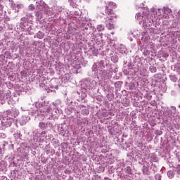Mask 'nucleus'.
Wrapping results in <instances>:
<instances>
[{
  "label": "nucleus",
  "instance_id": "nucleus-1",
  "mask_svg": "<svg viewBox=\"0 0 180 180\" xmlns=\"http://www.w3.org/2000/svg\"><path fill=\"white\" fill-rule=\"evenodd\" d=\"M143 15H141V13H138L136 14V19L137 20H139L140 22H143V25L145 26H151V23L154 22V19L150 18V15H148V13H150V11L147 10V8H143L142 11Z\"/></svg>",
  "mask_w": 180,
  "mask_h": 180
},
{
  "label": "nucleus",
  "instance_id": "nucleus-2",
  "mask_svg": "<svg viewBox=\"0 0 180 180\" xmlns=\"http://www.w3.org/2000/svg\"><path fill=\"white\" fill-rule=\"evenodd\" d=\"M36 108H44V110H40L39 115H41V116H44V117H47L48 113H50V110H51V108H50L49 105H46L45 101L41 102V103H37Z\"/></svg>",
  "mask_w": 180,
  "mask_h": 180
},
{
  "label": "nucleus",
  "instance_id": "nucleus-3",
  "mask_svg": "<svg viewBox=\"0 0 180 180\" xmlns=\"http://www.w3.org/2000/svg\"><path fill=\"white\" fill-rule=\"evenodd\" d=\"M38 126L41 130H51V129H54L56 124L53 121H47L46 122L41 121L39 122Z\"/></svg>",
  "mask_w": 180,
  "mask_h": 180
},
{
  "label": "nucleus",
  "instance_id": "nucleus-4",
  "mask_svg": "<svg viewBox=\"0 0 180 180\" xmlns=\"http://www.w3.org/2000/svg\"><path fill=\"white\" fill-rule=\"evenodd\" d=\"M101 13L102 15H104V16H107L108 18L110 19H115V18H117V15L113 12V10H112L108 6H104L102 8Z\"/></svg>",
  "mask_w": 180,
  "mask_h": 180
},
{
  "label": "nucleus",
  "instance_id": "nucleus-5",
  "mask_svg": "<svg viewBox=\"0 0 180 180\" xmlns=\"http://www.w3.org/2000/svg\"><path fill=\"white\" fill-rule=\"evenodd\" d=\"M15 122L16 120L10 118V117H8V115L4 114L1 121V124L4 126V127H11L12 126V123H15Z\"/></svg>",
  "mask_w": 180,
  "mask_h": 180
},
{
  "label": "nucleus",
  "instance_id": "nucleus-6",
  "mask_svg": "<svg viewBox=\"0 0 180 180\" xmlns=\"http://www.w3.org/2000/svg\"><path fill=\"white\" fill-rule=\"evenodd\" d=\"M148 158H144L141 159V161H139V164H141V165H143L145 167L143 169V172L144 175L148 174V169L147 167H150L153 162L151 161L148 160Z\"/></svg>",
  "mask_w": 180,
  "mask_h": 180
},
{
  "label": "nucleus",
  "instance_id": "nucleus-7",
  "mask_svg": "<svg viewBox=\"0 0 180 180\" xmlns=\"http://www.w3.org/2000/svg\"><path fill=\"white\" fill-rule=\"evenodd\" d=\"M4 115L11 119H15L19 115V111L16 108H11V110H8Z\"/></svg>",
  "mask_w": 180,
  "mask_h": 180
},
{
  "label": "nucleus",
  "instance_id": "nucleus-8",
  "mask_svg": "<svg viewBox=\"0 0 180 180\" xmlns=\"http://www.w3.org/2000/svg\"><path fill=\"white\" fill-rule=\"evenodd\" d=\"M113 18H108L105 20V26L109 30H112L115 29V24H113Z\"/></svg>",
  "mask_w": 180,
  "mask_h": 180
},
{
  "label": "nucleus",
  "instance_id": "nucleus-9",
  "mask_svg": "<svg viewBox=\"0 0 180 180\" xmlns=\"http://www.w3.org/2000/svg\"><path fill=\"white\" fill-rule=\"evenodd\" d=\"M169 113H170L171 116L174 117L176 113V108L172 106L171 108L169 110Z\"/></svg>",
  "mask_w": 180,
  "mask_h": 180
},
{
  "label": "nucleus",
  "instance_id": "nucleus-10",
  "mask_svg": "<svg viewBox=\"0 0 180 180\" xmlns=\"http://www.w3.org/2000/svg\"><path fill=\"white\" fill-rule=\"evenodd\" d=\"M6 144H8V143H6V141H4L2 144L3 148H0V158L4 157V154L5 153L4 148L5 147V146H6Z\"/></svg>",
  "mask_w": 180,
  "mask_h": 180
},
{
  "label": "nucleus",
  "instance_id": "nucleus-11",
  "mask_svg": "<svg viewBox=\"0 0 180 180\" xmlns=\"http://www.w3.org/2000/svg\"><path fill=\"white\" fill-rule=\"evenodd\" d=\"M163 13L168 15V13H171L172 10L169 8L168 6H164L162 8Z\"/></svg>",
  "mask_w": 180,
  "mask_h": 180
},
{
  "label": "nucleus",
  "instance_id": "nucleus-12",
  "mask_svg": "<svg viewBox=\"0 0 180 180\" xmlns=\"http://www.w3.org/2000/svg\"><path fill=\"white\" fill-rule=\"evenodd\" d=\"M34 39H36V37H37V39H43L44 37V33L42 32L41 31H39L36 35L34 36Z\"/></svg>",
  "mask_w": 180,
  "mask_h": 180
},
{
  "label": "nucleus",
  "instance_id": "nucleus-13",
  "mask_svg": "<svg viewBox=\"0 0 180 180\" xmlns=\"http://www.w3.org/2000/svg\"><path fill=\"white\" fill-rule=\"evenodd\" d=\"M25 19H26V18H22L21 19V20H22V22H21L20 23V27H21V29H25V28H26V26L28 25L27 22H25Z\"/></svg>",
  "mask_w": 180,
  "mask_h": 180
},
{
  "label": "nucleus",
  "instance_id": "nucleus-14",
  "mask_svg": "<svg viewBox=\"0 0 180 180\" xmlns=\"http://www.w3.org/2000/svg\"><path fill=\"white\" fill-rule=\"evenodd\" d=\"M136 61L130 62L127 64L128 70H134L136 65Z\"/></svg>",
  "mask_w": 180,
  "mask_h": 180
},
{
  "label": "nucleus",
  "instance_id": "nucleus-15",
  "mask_svg": "<svg viewBox=\"0 0 180 180\" xmlns=\"http://www.w3.org/2000/svg\"><path fill=\"white\" fill-rule=\"evenodd\" d=\"M169 78L172 82H176V81H178V77H176L175 75H170Z\"/></svg>",
  "mask_w": 180,
  "mask_h": 180
},
{
  "label": "nucleus",
  "instance_id": "nucleus-16",
  "mask_svg": "<svg viewBox=\"0 0 180 180\" xmlns=\"http://www.w3.org/2000/svg\"><path fill=\"white\" fill-rule=\"evenodd\" d=\"M167 176L170 179H172V178H174V176H175V173H174V172L172 170L168 171L167 172Z\"/></svg>",
  "mask_w": 180,
  "mask_h": 180
},
{
  "label": "nucleus",
  "instance_id": "nucleus-17",
  "mask_svg": "<svg viewBox=\"0 0 180 180\" xmlns=\"http://www.w3.org/2000/svg\"><path fill=\"white\" fill-rule=\"evenodd\" d=\"M98 65L101 70H104L105 65H108V64L105 63V60H101Z\"/></svg>",
  "mask_w": 180,
  "mask_h": 180
},
{
  "label": "nucleus",
  "instance_id": "nucleus-18",
  "mask_svg": "<svg viewBox=\"0 0 180 180\" xmlns=\"http://www.w3.org/2000/svg\"><path fill=\"white\" fill-rule=\"evenodd\" d=\"M149 70L152 73H155V72H157V68L154 65H150L149 67Z\"/></svg>",
  "mask_w": 180,
  "mask_h": 180
},
{
  "label": "nucleus",
  "instance_id": "nucleus-19",
  "mask_svg": "<svg viewBox=\"0 0 180 180\" xmlns=\"http://www.w3.org/2000/svg\"><path fill=\"white\" fill-rule=\"evenodd\" d=\"M22 8H23V4H17L15 6V11H17V12H19L20 9H22Z\"/></svg>",
  "mask_w": 180,
  "mask_h": 180
},
{
  "label": "nucleus",
  "instance_id": "nucleus-20",
  "mask_svg": "<svg viewBox=\"0 0 180 180\" xmlns=\"http://www.w3.org/2000/svg\"><path fill=\"white\" fill-rule=\"evenodd\" d=\"M97 30L98 32H103V30H105V26H103V25H98L97 26Z\"/></svg>",
  "mask_w": 180,
  "mask_h": 180
},
{
  "label": "nucleus",
  "instance_id": "nucleus-21",
  "mask_svg": "<svg viewBox=\"0 0 180 180\" xmlns=\"http://www.w3.org/2000/svg\"><path fill=\"white\" fill-rule=\"evenodd\" d=\"M68 3L71 6H75L77 5V0H68Z\"/></svg>",
  "mask_w": 180,
  "mask_h": 180
},
{
  "label": "nucleus",
  "instance_id": "nucleus-22",
  "mask_svg": "<svg viewBox=\"0 0 180 180\" xmlns=\"http://www.w3.org/2000/svg\"><path fill=\"white\" fill-rule=\"evenodd\" d=\"M86 88L87 89H92V84L91 83V81L87 80L86 81Z\"/></svg>",
  "mask_w": 180,
  "mask_h": 180
},
{
  "label": "nucleus",
  "instance_id": "nucleus-23",
  "mask_svg": "<svg viewBox=\"0 0 180 180\" xmlns=\"http://www.w3.org/2000/svg\"><path fill=\"white\" fill-rule=\"evenodd\" d=\"M82 115H84L85 116L89 115V110L88 109H83L82 110Z\"/></svg>",
  "mask_w": 180,
  "mask_h": 180
},
{
  "label": "nucleus",
  "instance_id": "nucleus-24",
  "mask_svg": "<svg viewBox=\"0 0 180 180\" xmlns=\"http://www.w3.org/2000/svg\"><path fill=\"white\" fill-rule=\"evenodd\" d=\"M4 56H5L6 58H11V57H12L10 51L4 52Z\"/></svg>",
  "mask_w": 180,
  "mask_h": 180
},
{
  "label": "nucleus",
  "instance_id": "nucleus-25",
  "mask_svg": "<svg viewBox=\"0 0 180 180\" xmlns=\"http://www.w3.org/2000/svg\"><path fill=\"white\" fill-rule=\"evenodd\" d=\"M100 74H101V75L103 77V78H106V75H108V72L106 70H103L101 71Z\"/></svg>",
  "mask_w": 180,
  "mask_h": 180
},
{
  "label": "nucleus",
  "instance_id": "nucleus-26",
  "mask_svg": "<svg viewBox=\"0 0 180 180\" xmlns=\"http://www.w3.org/2000/svg\"><path fill=\"white\" fill-rule=\"evenodd\" d=\"M37 4H39V6H44V5H46V4L44 3V1H43V0L37 1Z\"/></svg>",
  "mask_w": 180,
  "mask_h": 180
},
{
  "label": "nucleus",
  "instance_id": "nucleus-27",
  "mask_svg": "<svg viewBox=\"0 0 180 180\" xmlns=\"http://www.w3.org/2000/svg\"><path fill=\"white\" fill-rule=\"evenodd\" d=\"M126 173L129 174H131V169L130 168V167H127L126 168Z\"/></svg>",
  "mask_w": 180,
  "mask_h": 180
},
{
  "label": "nucleus",
  "instance_id": "nucleus-28",
  "mask_svg": "<svg viewBox=\"0 0 180 180\" xmlns=\"http://www.w3.org/2000/svg\"><path fill=\"white\" fill-rule=\"evenodd\" d=\"M28 9H29V11H34V9H35L34 5L30 4L28 7Z\"/></svg>",
  "mask_w": 180,
  "mask_h": 180
},
{
  "label": "nucleus",
  "instance_id": "nucleus-29",
  "mask_svg": "<svg viewBox=\"0 0 180 180\" xmlns=\"http://www.w3.org/2000/svg\"><path fill=\"white\" fill-rule=\"evenodd\" d=\"M155 134H156L157 136H161V134H162V131H161V130H157Z\"/></svg>",
  "mask_w": 180,
  "mask_h": 180
},
{
  "label": "nucleus",
  "instance_id": "nucleus-30",
  "mask_svg": "<svg viewBox=\"0 0 180 180\" xmlns=\"http://www.w3.org/2000/svg\"><path fill=\"white\" fill-rule=\"evenodd\" d=\"M176 168L177 169L176 170L177 174H179V175H180V165H176Z\"/></svg>",
  "mask_w": 180,
  "mask_h": 180
},
{
  "label": "nucleus",
  "instance_id": "nucleus-31",
  "mask_svg": "<svg viewBox=\"0 0 180 180\" xmlns=\"http://www.w3.org/2000/svg\"><path fill=\"white\" fill-rule=\"evenodd\" d=\"M155 180H161V175L160 174H156L155 176Z\"/></svg>",
  "mask_w": 180,
  "mask_h": 180
},
{
  "label": "nucleus",
  "instance_id": "nucleus-32",
  "mask_svg": "<svg viewBox=\"0 0 180 180\" xmlns=\"http://www.w3.org/2000/svg\"><path fill=\"white\" fill-rule=\"evenodd\" d=\"M96 67H97L96 64H94L91 68L92 71H94V72L96 71Z\"/></svg>",
  "mask_w": 180,
  "mask_h": 180
},
{
  "label": "nucleus",
  "instance_id": "nucleus-33",
  "mask_svg": "<svg viewBox=\"0 0 180 180\" xmlns=\"http://www.w3.org/2000/svg\"><path fill=\"white\" fill-rule=\"evenodd\" d=\"M54 154H56V150H55L54 149H52V150H51L49 157H51V155H54Z\"/></svg>",
  "mask_w": 180,
  "mask_h": 180
},
{
  "label": "nucleus",
  "instance_id": "nucleus-34",
  "mask_svg": "<svg viewBox=\"0 0 180 180\" xmlns=\"http://www.w3.org/2000/svg\"><path fill=\"white\" fill-rule=\"evenodd\" d=\"M143 54H145V56H150V51L145 50Z\"/></svg>",
  "mask_w": 180,
  "mask_h": 180
},
{
  "label": "nucleus",
  "instance_id": "nucleus-35",
  "mask_svg": "<svg viewBox=\"0 0 180 180\" xmlns=\"http://www.w3.org/2000/svg\"><path fill=\"white\" fill-rule=\"evenodd\" d=\"M6 135L4 133H0V139H5Z\"/></svg>",
  "mask_w": 180,
  "mask_h": 180
},
{
  "label": "nucleus",
  "instance_id": "nucleus-36",
  "mask_svg": "<svg viewBox=\"0 0 180 180\" xmlns=\"http://www.w3.org/2000/svg\"><path fill=\"white\" fill-rule=\"evenodd\" d=\"M171 68H172V70L173 71H175V70H176V65H172Z\"/></svg>",
  "mask_w": 180,
  "mask_h": 180
},
{
  "label": "nucleus",
  "instance_id": "nucleus-37",
  "mask_svg": "<svg viewBox=\"0 0 180 180\" xmlns=\"http://www.w3.org/2000/svg\"><path fill=\"white\" fill-rule=\"evenodd\" d=\"M51 150H50V149L49 150H46V154H47V155H49L50 156V153H51Z\"/></svg>",
  "mask_w": 180,
  "mask_h": 180
},
{
  "label": "nucleus",
  "instance_id": "nucleus-38",
  "mask_svg": "<svg viewBox=\"0 0 180 180\" xmlns=\"http://www.w3.org/2000/svg\"><path fill=\"white\" fill-rule=\"evenodd\" d=\"M13 147H14V145L11 144L10 146H9V148L11 149V150H13Z\"/></svg>",
  "mask_w": 180,
  "mask_h": 180
},
{
  "label": "nucleus",
  "instance_id": "nucleus-39",
  "mask_svg": "<svg viewBox=\"0 0 180 180\" xmlns=\"http://www.w3.org/2000/svg\"><path fill=\"white\" fill-rule=\"evenodd\" d=\"M4 9V6L0 4V11H3Z\"/></svg>",
  "mask_w": 180,
  "mask_h": 180
},
{
  "label": "nucleus",
  "instance_id": "nucleus-40",
  "mask_svg": "<svg viewBox=\"0 0 180 180\" xmlns=\"http://www.w3.org/2000/svg\"><path fill=\"white\" fill-rule=\"evenodd\" d=\"M41 136L46 134V131H42V132L41 133Z\"/></svg>",
  "mask_w": 180,
  "mask_h": 180
},
{
  "label": "nucleus",
  "instance_id": "nucleus-41",
  "mask_svg": "<svg viewBox=\"0 0 180 180\" xmlns=\"http://www.w3.org/2000/svg\"><path fill=\"white\" fill-rule=\"evenodd\" d=\"M0 99H3L4 101H5V99H6V98H5V97H3V98H2V96H1V97H0Z\"/></svg>",
  "mask_w": 180,
  "mask_h": 180
},
{
  "label": "nucleus",
  "instance_id": "nucleus-42",
  "mask_svg": "<svg viewBox=\"0 0 180 180\" xmlns=\"http://www.w3.org/2000/svg\"><path fill=\"white\" fill-rule=\"evenodd\" d=\"M36 5H37V8H39V6H40V4H37V2H36Z\"/></svg>",
  "mask_w": 180,
  "mask_h": 180
},
{
  "label": "nucleus",
  "instance_id": "nucleus-43",
  "mask_svg": "<svg viewBox=\"0 0 180 180\" xmlns=\"http://www.w3.org/2000/svg\"><path fill=\"white\" fill-rule=\"evenodd\" d=\"M80 108H85V105H80Z\"/></svg>",
  "mask_w": 180,
  "mask_h": 180
},
{
  "label": "nucleus",
  "instance_id": "nucleus-44",
  "mask_svg": "<svg viewBox=\"0 0 180 180\" xmlns=\"http://www.w3.org/2000/svg\"><path fill=\"white\" fill-rule=\"evenodd\" d=\"M117 84H120V82H117L115 83V85H117Z\"/></svg>",
  "mask_w": 180,
  "mask_h": 180
},
{
  "label": "nucleus",
  "instance_id": "nucleus-45",
  "mask_svg": "<svg viewBox=\"0 0 180 180\" xmlns=\"http://www.w3.org/2000/svg\"><path fill=\"white\" fill-rule=\"evenodd\" d=\"M85 30H88V27H84Z\"/></svg>",
  "mask_w": 180,
  "mask_h": 180
},
{
  "label": "nucleus",
  "instance_id": "nucleus-46",
  "mask_svg": "<svg viewBox=\"0 0 180 180\" xmlns=\"http://www.w3.org/2000/svg\"><path fill=\"white\" fill-rule=\"evenodd\" d=\"M155 77H158V74H156V75H155Z\"/></svg>",
  "mask_w": 180,
  "mask_h": 180
},
{
  "label": "nucleus",
  "instance_id": "nucleus-47",
  "mask_svg": "<svg viewBox=\"0 0 180 180\" xmlns=\"http://www.w3.org/2000/svg\"><path fill=\"white\" fill-rule=\"evenodd\" d=\"M62 134H64V130L61 131Z\"/></svg>",
  "mask_w": 180,
  "mask_h": 180
},
{
  "label": "nucleus",
  "instance_id": "nucleus-48",
  "mask_svg": "<svg viewBox=\"0 0 180 180\" xmlns=\"http://www.w3.org/2000/svg\"><path fill=\"white\" fill-rule=\"evenodd\" d=\"M48 119H49V120H51V117H48Z\"/></svg>",
  "mask_w": 180,
  "mask_h": 180
},
{
  "label": "nucleus",
  "instance_id": "nucleus-49",
  "mask_svg": "<svg viewBox=\"0 0 180 180\" xmlns=\"http://www.w3.org/2000/svg\"><path fill=\"white\" fill-rule=\"evenodd\" d=\"M115 58L116 59V57L113 56V57H112V60L115 59Z\"/></svg>",
  "mask_w": 180,
  "mask_h": 180
},
{
  "label": "nucleus",
  "instance_id": "nucleus-50",
  "mask_svg": "<svg viewBox=\"0 0 180 180\" xmlns=\"http://www.w3.org/2000/svg\"><path fill=\"white\" fill-rule=\"evenodd\" d=\"M53 105H54V106H56V107L57 106V105H56V103H53Z\"/></svg>",
  "mask_w": 180,
  "mask_h": 180
},
{
  "label": "nucleus",
  "instance_id": "nucleus-51",
  "mask_svg": "<svg viewBox=\"0 0 180 180\" xmlns=\"http://www.w3.org/2000/svg\"><path fill=\"white\" fill-rule=\"evenodd\" d=\"M4 95H5V94H1V96H4Z\"/></svg>",
  "mask_w": 180,
  "mask_h": 180
},
{
  "label": "nucleus",
  "instance_id": "nucleus-52",
  "mask_svg": "<svg viewBox=\"0 0 180 180\" xmlns=\"http://www.w3.org/2000/svg\"><path fill=\"white\" fill-rule=\"evenodd\" d=\"M133 123H134V121L132 122L131 124H133Z\"/></svg>",
  "mask_w": 180,
  "mask_h": 180
},
{
  "label": "nucleus",
  "instance_id": "nucleus-53",
  "mask_svg": "<svg viewBox=\"0 0 180 180\" xmlns=\"http://www.w3.org/2000/svg\"><path fill=\"white\" fill-rule=\"evenodd\" d=\"M179 51H180V46L179 47Z\"/></svg>",
  "mask_w": 180,
  "mask_h": 180
},
{
  "label": "nucleus",
  "instance_id": "nucleus-54",
  "mask_svg": "<svg viewBox=\"0 0 180 180\" xmlns=\"http://www.w3.org/2000/svg\"><path fill=\"white\" fill-rule=\"evenodd\" d=\"M179 162H180V159H179Z\"/></svg>",
  "mask_w": 180,
  "mask_h": 180
},
{
  "label": "nucleus",
  "instance_id": "nucleus-55",
  "mask_svg": "<svg viewBox=\"0 0 180 180\" xmlns=\"http://www.w3.org/2000/svg\"><path fill=\"white\" fill-rule=\"evenodd\" d=\"M179 108H180V105H179Z\"/></svg>",
  "mask_w": 180,
  "mask_h": 180
}]
</instances>
